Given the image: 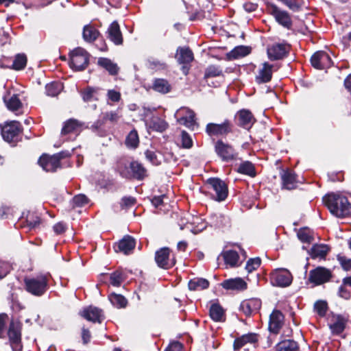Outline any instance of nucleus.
Segmentation results:
<instances>
[{"instance_id":"21","label":"nucleus","mask_w":351,"mask_h":351,"mask_svg":"<svg viewBox=\"0 0 351 351\" xmlns=\"http://www.w3.org/2000/svg\"><path fill=\"white\" fill-rule=\"evenodd\" d=\"M107 37L116 45L123 43V36L118 23L113 21L108 28Z\"/></svg>"},{"instance_id":"63","label":"nucleus","mask_w":351,"mask_h":351,"mask_svg":"<svg viewBox=\"0 0 351 351\" xmlns=\"http://www.w3.org/2000/svg\"><path fill=\"white\" fill-rule=\"evenodd\" d=\"M348 286H344L343 284L340 286L339 288L338 294L339 295L346 300H348L350 298V288L348 289Z\"/></svg>"},{"instance_id":"54","label":"nucleus","mask_w":351,"mask_h":351,"mask_svg":"<svg viewBox=\"0 0 351 351\" xmlns=\"http://www.w3.org/2000/svg\"><path fill=\"white\" fill-rule=\"evenodd\" d=\"M261 261L259 258H250L247 261L245 269L248 273L256 270L261 265Z\"/></svg>"},{"instance_id":"6","label":"nucleus","mask_w":351,"mask_h":351,"mask_svg":"<svg viewBox=\"0 0 351 351\" xmlns=\"http://www.w3.org/2000/svg\"><path fill=\"white\" fill-rule=\"evenodd\" d=\"M292 280L291 274L286 269H276L270 274V281L274 286L287 287L291 284Z\"/></svg>"},{"instance_id":"34","label":"nucleus","mask_w":351,"mask_h":351,"mask_svg":"<svg viewBox=\"0 0 351 351\" xmlns=\"http://www.w3.org/2000/svg\"><path fill=\"white\" fill-rule=\"evenodd\" d=\"M135 247V240L130 236L124 237L119 243L118 248L125 254H130Z\"/></svg>"},{"instance_id":"19","label":"nucleus","mask_w":351,"mask_h":351,"mask_svg":"<svg viewBox=\"0 0 351 351\" xmlns=\"http://www.w3.org/2000/svg\"><path fill=\"white\" fill-rule=\"evenodd\" d=\"M272 68L273 65L268 62H264L262 64L261 68H259L258 73L256 75L255 80L258 84H263L269 82L272 77Z\"/></svg>"},{"instance_id":"18","label":"nucleus","mask_w":351,"mask_h":351,"mask_svg":"<svg viewBox=\"0 0 351 351\" xmlns=\"http://www.w3.org/2000/svg\"><path fill=\"white\" fill-rule=\"evenodd\" d=\"M80 315L88 321L93 322L101 323L104 319L102 310L93 306L84 308L80 311Z\"/></svg>"},{"instance_id":"24","label":"nucleus","mask_w":351,"mask_h":351,"mask_svg":"<svg viewBox=\"0 0 351 351\" xmlns=\"http://www.w3.org/2000/svg\"><path fill=\"white\" fill-rule=\"evenodd\" d=\"M258 337L255 333H248L236 339L234 342V350L237 351L247 344L252 345L257 342Z\"/></svg>"},{"instance_id":"3","label":"nucleus","mask_w":351,"mask_h":351,"mask_svg":"<svg viewBox=\"0 0 351 351\" xmlns=\"http://www.w3.org/2000/svg\"><path fill=\"white\" fill-rule=\"evenodd\" d=\"M120 114L118 111H110L103 114L102 119L97 120L90 127V129L100 136H105L106 130L105 127V122L110 121L111 123H117L119 118Z\"/></svg>"},{"instance_id":"26","label":"nucleus","mask_w":351,"mask_h":351,"mask_svg":"<svg viewBox=\"0 0 351 351\" xmlns=\"http://www.w3.org/2000/svg\"><path fill=\"white\" fill-rule=\"evenodd\" d=\"M283 320L282 313L279 311H274L269 318V330L274 333H278L282 326Z\"/></svg>"},{"instance_id":"49","label":"nucleus","mask_w":351,"mask_h":351,"mask_svg":"<svg viewBox=\"0 0 351 351\" xmlns=\"http://www.w3.org/2000/svg\"><path fill=\"white\" fill-rule=\"evenodd\" d=\"M249 53L250 49L248 47L245 46H239L232 50L229 53V56L231 58L237 59L241 57H244Z\"/></svg>"},{"instance_id":"4","label":"nucleus","mask_w":351,"mask_h":351,"mask_svg":"<svg viewBox=\"0 0 351 351\" xmlns=\"http://www.w3.org/2000/svg\"><path fill=\"white\" fill-rule=\"evenodd\" d=\"M88 63V53L83 48L77 47L71 53L70 66L73 69L81 71L84 69Z\"/></svg>"},{"instance_id":"55","label":"nucleus","mask_w":351,"mask_h":351,"mask_svg":"<svg viewBox=\"0 0 351 351\" xmlns=\"http://www.w3.org/2000/svg\"><path fill=\"white\" fill-rule=\"evenodd\" d=\"M314 308L319 316L324 317L328 309L327 303L324 301H318L315 303Z\"/></svg>"},{"instance_id":"29","label":"nucleus","mask_w":351,"mask_h":351,"mask_svg":"<svg viewBox=\"0 0 351 351\" xmlns=\"http://www.w3.org/2000/svg\"><path fill=\"white\" fill-rule=\"evenodd\" d=\"M176 58L180 64H188L193 60V53L188 47H179Z\"/></svg>"},{"instance_id":"64","label":"nucleus","mask_w":351,"mask_h":351,"mask_svg":"<svg viewBox=\"0 0 351 351\" xmlns=\"http://www.w3.org/2000/svg\"><path fill=\"white\" fill-rule=\"evenodd\" d=\"M136 203V199L132 197H124L121 199V207L128 208L133 206Z\"/></svg>"},{"instance_id":"25","label":"nucleus","mask_w":351,"mask_h":351,"mask_svg":"<svg viewBox=\"0 0 351 351\" xmlns=\"http://www.w3.org/2000/svg\"><path fill=\"white\" fill-rule=\"evenodd\" d=\"M3 101L8 109L12 112L19 110L23 106L22 102L19 98V95L13 94L11 95L10 91L3 96Z\"/></svg>"},{"instance_id":"58","label":"nucleus","mask_w":351,"mask_h":351,"mask_svg":"<svg viewBox=\"0 0 351 351\" xmlns=\"http://www.w3.org/2000/svg\"><path fill=\"white\" fill-rule=\"evenodd\" d=\"M88 203V198L83 194L75 195L73 198V204L75 206H83Z\"/></svg>"},{"instance_id":"22","label":"nucleus","mask_w":351,"mask_h":351,"mask_svg":"<svg viewBox=\"0 0 351 351\" xmlns=\"http://www.w3.org/2000/svg\"><path fill=\"white\" fill-rule=\"evenodd\" d=\"M239 125L245 129H250L254 124L255 119L250 111L241 110L236 115Z\"/></svg>"},{"instance_id":"36","label":"nucleus","mask_w":351,"mask_h":351,"mask_svg":"<svg viewBox=\"0 0 351 351\" xmlns=\"http://www.w3.org/2000/svg\"><path fill=\"white\" fill-rule=\"evenodd\" d=\"M98 64L106 69L110 75H117L119 72V67L110 59L106 58H100L98 60Z\"/></svg>"},{"instance_id":"13","label":"nucleus","mask_w":351,"mask_h":351,"mask_svg":"<svg viewBox=\"0 0 351 351\" xmlns=\"http://www.w3.org/2000/svg\"><path fill=\"white\" fill-rule=\"evenodd\" d=\"M21 131V124L19 121H12L5 124L1 129V134L7 142L14 141Z\"/></svg>"},{"instance_id":"15","label":"nucleus","mask_w":351,"mask_h":351,"mask_svg":"<svg viewBox=\"0 0 351 351\" xmlns=\"http://www.w3.org/2000/svg\"><path fill=\"white\" fill-rule=\"evenodd\" d=\"M230 130V123L228 120L220 124L208 123L206 128V132L210 136L224 135L229 133Z\"/></svg>"},{"instance_id":"52","label":"nucleus","mask_w":351,"mask_h":351,"mask_svg":"<svg viewBox=\"0 0 351 351\" xmlns=\"http://www.w3.org/2000/svg\"><path fill=\"white\" fill-rule=\"evenodd\" d=\"M222 75V70L217 66H214V65H211V66H209L206 71H205V75H204V77L205 78H208V77H217V76H220Z\"/></svg>"},{"instance_id":"60","label":"nucleus","mask_w":351,"mask_h":351,"mask_svg":"<svg viewBox=\"0 0 351 351\" xmlns=\"http://www.w3.org/2000/svg\"><path fill=\"white\" fill-rule=\"evenodd\" d=\"M11 269L12 267L8 263L0 261V279L4 278Z\"/></svg>"},{"instance_id":"62","label":"nucleus","mask_w":351,"mask_h":351,"mask_svg":"<svg viewBox=\"0 0 351 351\" xmlns=\"http://www.w3.org/2000/svg\"><path fill=\"white\" fill-rule=\"evenodd\" d=\"M200 220H201V219H199V217L193 218V223H197V226H195L193 228L190 229V230L194 234H197L198 232H200L201 231H202L206 228L205 223L204 222L199 223Z\"/></svg>"},{"instance_id":"53","label":"nucleus","mask_w":351,"mask_h":351,"mask_svg":"<svg viewBox=\"0 0 351 351\" xmlns=\"http://www.w3.org/2000/svg\"><path fill=\"white\" fill-rule=\"evenodd\" d=\"M123 280V277L121 272L117 271L110 274V282L112 285L114 287H119Z\"/></svg>"},{"instance_id":"33","label":"nucleus","mask_w":351,"mask_h":351,"mask_svg":"<svg viewBox=\"0 0 351 351\" xmlns=\"http://www.w3.org/2000/svg\"><path fill=\"white\" fill-rule=\"evenodd\" d=\"M208 223L211 226H214L215 228H222L229 224L230 219L228 217L223 214L214 213L210 215Z\"/></svg>"},{"instance_id":"1","label":"nucleus","mask_w":351,"mask_h":351,"mask_svg":"<svg viewBox=\"0 0 351 351\" xmlns=\"http://www.w3.org/2000/svg\"><path fill=\"white\" fill-rule=\"evenodd\" d=\"M323 202L332 215L339 218L351 216V195L330 193L323 197Z\"/></svg>"},{"instance_id":"28","label":"nucleus","mask_w":351,"mask_h":351,"mask_svg":"<svg viewBox=\"0 0 351 351\" xmlns=\"http://www.w3.org/2000/svg\"><path fill=\"white\" fill-rule=\"evenodd\" d=\"M222 258L226 265V267H236L238 265L239 256L238 253L234 250H226L221 253L218 260Z\"/></svg>"},{"instance_id":"59","label":"nucleus","mask_w":351,"mask_h":351,"mask_svg":"<svg viewBox=\"0 0 351 351\" xmlns=\"http://www.w3.org/2000/svg\"><path fill=\"white\" fill-rule=\"evenodd\" d=\"M146 158L153 165H158L160 164V160L158 158L156 154L152 151L147 150L145 152Z\"/></svg>"},{"instance_id":"7","label":"nucleus","mask_w":351,"mask_h":351,"mask_svg":"<svg viewBox=\"0 0 351 351\" xmlns=\"http://www.w3.org/2000/svg\"><path fill=\"white\" fill-rule=\"evenodd\" d=\"M176 117H177L178 122L180 124L184 125L192 130L197 128L195 120V113L188 108H181L177 110Z\"/></svg>"},{"instance_id":"17","label":"nucleus","mask_w":351,"mask_h":351,"mask_svg":"<svg viewBox=\"0 0 351 351\" xmlns=\"http://www.w3.org/2000/svg\"><path fill=\"white\" fill-rule=\"evenodd\" d=\"M289 47L285 44L276 43L267 48V55L271 60H276L286 56Z\"/></svg>"},{"instance_id":"32","label":"nucleus","mask_w":351,"mask_h":351,"mask_svg":"<svg viewBox=\"0 0 351 351\" xmlns=\"http://www.w3.org/2000/svg\"><path fill=\"white\" fill-rule=\"evenodd\" d=\"M82 123L76 119H71L64 123L62 129V134L70 133L78 134L81 131Z\"/></svg>"},{"instance_id":"57","label":"nucleus","mask_w":351,"mask_h":351,"mask_svg":"<svg viewBox=\"0 0 351 351\" xmlns=\"http://www.w3.org/2000/svg\"><path fill=\"white\" fill-rule=\"evenodd\" d=\"M96 92L95 88H87L82 93L83 100L86 102L92 101Z\"/></svg>"},{"instance_id":"50","label":"nucleus","mask_w":351,"mask_h":351,"mask_svg":"<svg viewBox=\"0 0 351 351\" xmlns=\"http://www.w3.org/2000/svg\"><path fill=\"white\" fill-rule=\"evenodd\" d=\"M138 143L139 139L137 132L135 130H132L128 134L125 140L127 147L134 149L138 147Z\"/></svg>"},{"instance_id":"46","label":"nucleus","mask_w":351,"mask_h":351,"mask_svg":"<svg viewBox=\"0 0 351 351\" xmlns=\"http://www.w3.org/2000/svg\"><path fill=\"white\" fill-rule=\"evenodd\" d=\"M62 90V85L59 82L47 84L45 86L46 94L50 97L57 96Z\"/></svg>"},{"instance_id":"45","label":"nucleus","mask_w":351,"mask_h":351,"mask_svg":"<svg viewBox=\"0 0 351 351\" xmlns=\"http://www.w3.org/2000/svg\"><path fill=\"white\" fill-rule=\"evenodd\" d=\"M153 89L161 93H167L170 90V85L166 80L156 79L153 84Z\"/></svg>"},{"instance_id":"5","label":"nucleus","mask_w":351,"mask_h":351,"mask_svg":"<svg viewBox=\"0 0 351 351\" xmlns=\"http://www.w3.org/2000/svg\"><path fill=\"white\" fill-rule=\"evenodd\" d=\"M21 328L22 324L20 322L12 320L10 322L8 335L13 351L21 350Z\"/></svg>"},{"instance_id":"51","label":"nucleus","mask_w":351,"mask_h":351,"mask_svg":"<svg viewBox=\"0 0 351 351\" xmlns=\"http://www.w3.org/2000/svg\"><path fill=\"white\" fill-rule=\"evenodd\" d=\"M132 177L137 179H141L145 173V169L144 167L138 162L133 161L132 163L131 168Z\"/></svg>"},{"instance_id":"39","label":"nucleus","mask_w":351,"mask_h":351,"mask_svg":"<svg viewBox=\"0 0 351 351\" xmlns=\"http://www.w3.org/2000/svg\"><path fill=\"white\" fill-rule=\"evenodd\" d=\"M329 250V248L326 245L323 244H316L313 245V247L311 249L310 254L311 256L313 258H324L326 255L327 254Z\"/></svg>"},{"instance_id":"35","label":"nucleus","mask_w":351,"mask_h":351,"mask_svg":"<svg viewBox=\"0 0 351 351\" xmlns=\"http://www.w3.org/2000/svg\"><path fill=\"white\" fill-rule=\"evenodd\" d=\"M99 36V32L91 24L86 25L83 28L82 36L88 43L94 42Z\"/></svg>"},{"instance_id":"20","label":"nucleus","mask_w":351,"mask_h":351,"mask_svg":"<svg viewBox=\"0 0 351 351\" xmlns=\"http://www.w3.org/2000/svg\"><path fill=\"white\" fill-rule=\"evenodd\" d=\"M261 306V301L257 298H252L244 300L240 305V311L246 316H250L254 312L258 311Z\"/></svg>"},{"instance_id":"14","label":"nucleus","mask_w":351,"mask_h":351,"mask_svg":"<svg viewBox=\"0 0 351 351\" xmlns=\"http://www.w3.org/2000/svg\"><path fill=\"white\" fill-rule=\"evenodd\" d=\"M169 256L170 250L168 247H162L156 251L155 260L158 266L165 269L173 267L175 262L170 259Z\"/></svg>"},{"instance_id":"43","label":"nucleus","mask_w":351,"mask_h":351,"mask_svg":"<svg viewBox=\"0 0 351 351\" xmlns=\"http://www.w3.org/2000/svg\"><path fill=\"white\" fill-rule=\"evenodd\" d=\"M208 281L204 278H194L189 282V288L192 291L202 290L208 288Z\"/></svg>"},{"instance_id":"61","label":"nucleus","mask_w":351,"mask_h":351,"mask_svg":"<svg viewBox=\"0 0 351 351\" xmlns=\"http://www.w3.org/2000/svg\"><path fill=\"white\" fill-rule=\"evenodd\" d=\"M108 99L112 102H118L121 99V93L119 91L111 89L107 93Z\"/></svg>"},{"instance_id":"31","label":"nucleus","mask_w":351,"mask_h":351,"mask_svg":"<svg viewBox=\"0 0 351 351\" xmlns=\"http://www.w3.org/2000/svg\"><path fill=\"white\" fill-rule=\"evenodd\" d=\"M346 319L341 315H335L332 317L329 326L332 333L340 334L345 329Z\"/></svg>"},{"instance_id":"16","label":"nucleus","mask_w":351,"mask_h":351,"mask_svg":"<svg viewBox=\"0 0 351 351\" xmlns=\"http://www.w3.org/2000/svg\"><path fill=\"white\" fill-rule=\"evenodd\" d=\"M38 164L45 171L53 172L60 167L59 156L44 154L40 158Z\"/></svg>"},{"instance_id":"38","label":"nucleus","mask_w":351,"mask_h":351,"mask_svg":"<svg viewBox=\"0 0 351 351\" xmlns=\"http://www.w3.org/2000/svg\"><path fill=\"white\" fill-rule=\"evenodd\" d=\"M298 350V343L292 339L282 341L276 346V351H297Z\"/></svg>"},{"instance_id":"44","label":"nucleus","mask_w":351,"mask_h":351,"mask_svg":"<svg viewBox=\"0 0 351 351\" xmlns=\"http://www.w3.org/2000/svg\"><path fill=\"white\" fill-rule=\"evenodd\" d=\"M27 61V60L25 54L18 53L15 56L13 64L10 68L16 71L22 70L26 66Z\"/></svg>"},{"instance_id":"47","label":"nucleus","mask_w":351,"mask_h":351,"mask_svg":"<svg viewBox=\"0 0 351 351\" xmlns=\"http://www.w3.org/2000/svg\"><path fill=\"white\" fill-rule=\"evenodd\" d=\"M238 171L241 173L252 177H254L256 175L253 164L248 161L242 162L239 167Z\"/></svg>"},{"instance_id":"48","label":"nucleus","mask_w":351,"mask_h":351,"mask_svg":"<svg viewBox=\"0 0 351 351\" xmlns=\"http://www.w3.org/2000/svg\"><path fill=\"white\" fill-rule=\"evenodd\" d=\"M298 237L302 243H310L313 240L312 232L307 228H300L298 232Z\"/></svg>"},{"instance_id":"2","label":"nucleus","mask_w":351,"mask_h":351,"mask_svg":"<svg viewBox=\"0 0 351 351\" xmlns=\"http://www.w3.org/2000/svg\"><path fill=\"white\" fill-rule=\"evenodd\" d=\"M48 276L39 275L35 278H26L24 280L26 290L36 296H40L45 293L48 285Z\"/></svg>"},{"instance_id":"37","label":"nucleus","mask_w":351,"mask_h":351,"mask_svg":"<svg viewBox=\"0 0 351 351\" xmlns=\"http://www.w3.org/2000/svg\"><path fill=\"white\" fill-rule=\"evenodd\" d=\"M146 66L150 70L158 71L165 70L167 67V65L165 62L151 57L147 60Z\"/></svg>"},{"instance_id":"10","label":"nucleus","mask_w":351,"mask_h":351,"mask_svg":"<svg viewBox=\"0 0 351 351\" xmlns=\"http://www.w3.org/2000/svg\"><path fill=\"white\" fill-rule=\"evenodd\" d=\"M269 13L275 18L276 21L284 27L290 29L292 25V21L289 14L280 10L274 4L268 5Z\"/></svg>"},{"instance_id":"42","label":"nucleus","mask_w":351,"mask_h":351,"mask_svg":"<svg viewBox=\"0 0 351 351\" xmlns=\"http://www.w3.org/2000/svg\"><path fill=\"white\" fill-rule=\"evenodd\" d=\"M110 303L116 308H125L127 306L128 300L121 294L112 293L108 295Z\"/></svg>"},{"instance_id":"27","label":"nucleus","mask_w":351,"mask_h":351,"mask_svg":"<svg viewBox=\"0 0 351 351\" xmlns=\"http://www.w3.org/2000/svg\"><path fill=\"white\" fill-rule=\"evenodd\" d=\"M133 161H130L127 158H120L117 162V170L119 174L125 178H132V163Z\"/></svg>"},{"instance_id":"9","label":"nucleus","mask_w":351,"mask_h":351,"mask_svg":"<svg viewBox=\"0 0 351 351\" xmlns=\"http://www.w3.org/2000/svg\"><path fill=\"white\" fill-rule=\"evenodd\" d=\"M312 66L317 69H325L332 64V59L329 53L324 51L315 52L311 58Z\"/></svg>"},{"instance_id":"12","label":"nucleus","mask_w":351,"mask_h":351,"mask_svg":"<svg viewBox=\"0 0 351 351\" xmlns=\"http://www.w3.org/2000/svg\"><path fill=\"white\" fill-rule=\"evenodd\" d=\"M331 277L330 271L324 268L318 267L313 269L309 273V281L315 285H322L330 280Z\"/></svg>"},{"instance_id":"40","label":"nucleus","mask_w":351,"mask_h":351,"mask_svg":"<svg viewBox=\"0 0 351 351\" xmlns=\"http://www.w3.org/2000/svg\"><path fill=\"white\" fill-rule=\"evenodd\" d=\"M147 125L158 132H163L167 128V122L158 117H153Z\"/></svg>"},{"instance_id":"23","label":"nucleus","mask_w":351,"mask_h":351,"mask_svg":"<svg viewBox=\"0 0 351 351\" xmlns=\"http://www.w3.org/2000/svg\"><path fill=\"white\" fill-rule=\"evenodd\" d=\"M221 286L227 290L243 291L247 289V283L241 278L225 280Z\"/></svg>"},{"instance_id":"11","label":"nucleus","mask_w":351,"mask_h":351,"mask_svg":"<svg viewBox=\"0 0 351 351\" xmlns=\"http://www.w3.org/2000/svg\"><path fill=\"white\" fill-rule=\"evenodd\" d=\"M215 149L217 154L223 161L232 160L237 155L234 149L231 145L220 140L216 142Z\"/></svg>"},{"instance_id":"8","label":"nucleus","mask_w":351,"mask_h":351,"mask_svg":"<svg viewBox=\"0 0 351 351\" xmlns=\"http://www.w3.org/2000/svg\"><path fill=\"white\" fill-rule=\"evenodd\" d=\"M208 184L215 193L212 195L215 200L221 202L227 197L228 187L223 181L219 178H213L208 180Z\"/></svg>"},{"instance_id":"41","label":"nucleus","mask_w":351,"mask_h":351,"mask_svg":"<svg viewBox=\"0 0 351 351\" xmlns=\"http://www.w3.org/2000/svg\"><path fill=\"white\" fill-rule=\"evenodd\" d=\"M209 314L211 319L215 322H221L224 319V311L218 304H213L210 306Z\"/></svg>"},{"instance_id":"30","label":"nucleus","mask_w":351,"mask_h":351,"mask_svg":"<svg viewBox=\"0 0 351 351\" xmlns=\"http://www.w3.org/2000/svg\"><path fill=\"white\" fill-rule=\"evenodd\" d=\"M281 179L284 189L291 190L296 187L295 175L291 171H283L281 173Z\"/></svg>"},{"instance_id":"56","label":"nucleus","mask_w":351,"mask_h":351,"mask_svg":"<svg viewBox=\"0 0 351 351\" xmlns=\"http://www.w3.org/2000/svg\"><path fill=\"white\" fill-rule=\"evenodd\" d=\"M181 143L184 148L189 149L193 146V140L191 136L185 131L181 132Z\"/></svg>"}]
</instances>
